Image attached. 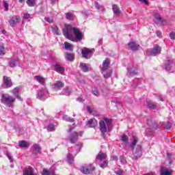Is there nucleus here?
<instances>
[{
	"label": "nucleus",
	"mask_w": 175,
	"mask_h": 175,
	"mask_svg": "<svg viewBox=\"0 0 175 175\" xmlns=\"http://www.w3.org/2000/svg\"><path fill=\"white\" fill-rule=\"evenodd\" d=\"M33 148L36 151V152H40V146H39V144H36L33 145Z\"/></svg>",
	"instance_id": "a19ab883"
},
{
	"label": "nucleus",
	"mask_w": 175,
	"mask_h": 175,
	"mask_svg": "<svg viewBox=\"0 0 175 175\" xmlns=\"http://www.w3.org/2000/svg\"><path fill=\"white\" fill-rule=\"evenodd\" d=\"M76 126V124H73L72 127H70L68 132H72L73 129H75V127Z\"/></svg>",
	"instance_id": "052dcab7"
},
{
	"label": "nucleus",
	"mask_w": 175,
	"mask_h": 175,
	"mask_svg": "<svg viewBox=\"0 0 175 175\" xmlns=\"http://www.w3.org/2000/svg\"><path fill=\"white\" fill-rule=\"evenodd\" d=\"M51 3H55V2H58V0H51Z\"/></svg>",
	"instance_id": "0e129e2a"
},
{
	"label": "nucleus",
	"mask_w": 175,
	"mask_h": 175,
	"mask_svg": "<svg viewBox=\"0 0 175 175\" xmlns=\"http://www.w3.org/2000/svg\"><path fill=\"white\" fill-rule=\"evenodd\" d=\"M154 21L156 24H162V25H165V24H166V21L163 20L159 14L154 13Z\"/></svg>",
	"instance_id": "f8f14e48"
},
{
	"label": "nucleus",
	"mask_w": 175,
	"mask_h": 175,
	"mask_svg": "<svg viewBox=\"0 0 175 175\" xmlns=\"http://www.w3.org/2000/svg\"><path fill=\"white\" fill-rule=\"evenodd\" d=\"M45 20L46 21H47V23H53V19L51 18H45Z\"/></svg>",
	"instance_id": "bf43d9fd"
},
{
	"label": "nucleus",
	"mask_w": 175,
	"mask_h": 175,
	"mask_svg": "<svg viewBox=\"0 0 175 175\" xmlns=\"http://www.w3.org/2000/svg\"><path fill=\"white\" fill-rule=\"evenodd\" d=\"M100 167H102V169H105V167H107V161H104L103 163L100 165Z\"/></svg>",
	"instance_id": "603ef678"
},
{
	"label": "nucleus",
	"mask_w": 175,
	"mask_h": 175,
	"mask_svg": "<svg viewBox=\"0 0 175 175\" xmlns=\"http://www.w3.org/2000/svg\"><path fill=\"white\" fill-rule=\"evenodd\" d=\"M35 80L39 83V84H41V85H43V87H46V79L40 75H37L34 77Z\"/></svg>",
	"instance_id": "f3484780"
},
{
	"label": "nucleus",
	"mask_w": 175,
	"mask_h": 175,
	"mask_svg": "<svg viewBox=\"0 0 175 175\" xmlns=\"http://www.w3.org/2000/svg\"><path fill=\"white\" fill-rule=\"evenodd\" d=\"M123 159H124V157H120V161L121 162H122Z\"/></svg>",
	"instance_id": "774afa93"
},
{
	"label": "nucleus",
	"mask_w": 175,
	"mask_h": 175,
	"mask_svg": "<svg viewBox=\"0 0 175 175\" xmlns=\"http://www.w3.org/2000/svg\"><path fill=\"white\" fill-rule=\"evenodd\" d=\"M146 135H148V136H152V130L150 128L147 129L146 130Z\"/></svg>",
	"instance_id": "8fccbe9b"
},
{
	"label": "nucleus",
	"mask_w": 175,
	"mask_h": 175,
	"mask_svg": "<svg viewBox=\"0 0 175 175\" xmlns=\"http://www.w3.org/2000/svg\"><path fill=\"white\" fill-rule=\"evenodd\" d=\"M128 73L130 76H135L137 73V68L133 67V68H128Z\"/></svg>",
	"instance_id": "b1692460"
},
{
	"label": "nucleus",
	"mask_w": 175,
	"mask_h": 175,
	"mask_svg": "<svg viewBox=\"0 0 175 175\" xmlns=\"http://www.w3.org/2000/svg\"><path fill=\"white\" fill-rule=\"evenodd\" d=\"M23 175H38L32 167L25 168L23 171Z\"/></svg>",
	"instance_id": "dca6fc26"
},
{
	"label": "nucleus",
	"mask_w": 175,
	"mask_h": 175,
	"mask_svg": "<svg viewBox=\"0 0 175 175\" xmlns=\"http://www.w3.org/2000/svg\"><path fill=\"white\" fill-rule=\"evenodd\" d=\"M0 55H5V47L2 45H0Z\"/></svg>",
	"instance_id": "09e8293b"
},
{
	"label": "nucleus",
	"mask_w": 175,
	"mask_h": 175,
	"mask_svg": "<svg viewBox=\"0 0 175 175\" xmlns=\"http://www.w3.org/2000/svg\"><path fill=\"white\" fill-rule=\"evenodd\" d=\"M165 129H170L172 128V123L170 122H167L164 126Z\"/></svg>",
	"instance_id": "49530a36"
},
{
	"label": "nucleus",
	"mask_w": 175,
	"mask_h": 175,
	"mask_svg": "<svg viewBox=\"0 0 175 175\" xmlns=\"http://www.w3.org/2000/svg\"><path fill=\"white\" fill-rule=\"evenodd\" d=\"M18 91H20V88H18V87H16L14 88V90L11 91V92L12 94H13V95H14L16 99H18V100H23V99H21V97L18 96Z\"/></svg>",
	"instance_id": "aec40b11"
},
{
	"label": "nucleus",
	"mask_w": 175,
	"mask_h": 175,
	"mask_svg": "<svg viewBox=\"0 0 175 175\" xmlns=\"http://www.w3.org/2000/svg\"><path fill=\"white\" fill-rule=\"evenodd\" d=\"M1 102L5 106H8V107H13L14 102H16V98L10 96L9 94H3Z\"/></svg>",
	"instance_id": "7ed1b4c3"
},
{
	"label": "nucleus",
	"mask_w": 175,
	"mask_h": 175,
	"mask_svg": "<svg viewBox=\"0 0 175 175\" xmlns=\"http://www.w3.org/2000/svg\"><path fill=\"white\" fill-rule=\"evenodd\" d=\"M18 23H20V16H14L10 20L9 23L11 27H16Z\"/></svg>",
	"instance_id": "2eb2a0df"
},
{
	"label": "nucleus",
	"mask_w": 175,
	"mask_h": 175,
	"mask_svg": "<svg viewBox=\"0 0 175 175\" xmlns=\"http://www.w3.org/2000/svg\"><path fill=\"white\" fill-rule=\"evenodd\" d=\"M64 95L68 96L70 94H72V90L69 88H66L63 90Z\"/></svg>",
	"instance_id": "e433bc0d"
},
{
	"label": "nucleus",
	"mask_w": 175,
	"mask_h": 175,
	"mask_svg": "<svg viewBox=\"0 0 175 175\" xmlns=\"http://www.w3.org/2000/svg\"><path fill=\"white\" fill-rule=\"evenodd\" d=\"M65 87V84L62 81H57L55 83L52 84V88L55 91H59Z\"/></svg>",
	"instance_id": "9b49d317"
},
{
	"label": "nucleus",
	"mask_w": 175,
	"mask_h": 175,
	"mask_svg": "<svg viewBox=\"0 0 175 175\" xmlns=\"http://www.w3.org/2000/svg\"><path fill=\"white\" fill-rule=\"evenodd\" d=\"M63 120L67 122H75V118H72L67 115L63 116Z\"/></svg>",
	"instance_id": "c756f323"
},
{
	"label": "nucleus",
	"mask_w": 175,
	"mask_h": 175,
	"mask_svg": "<svg viewBox=\"0 0 175 175\" xmlns=\"http://www.w3.org/2000/svg\"><path fill=\"white\" fill-rule=\"evenodd\" d=\"M95 170V167L92 164H84L81 168L80 171L83 174H90L92 172Z\"/></svg>",
	"instance_id": "423d86ee"
},
{
	"label": "nucleus",
	"mask_w": 175,
	"mask_h": 175,
	"mask_svg": "<svg viewBox=\"0 0 175 175\" xmlns=\"http://www.w3.org/2000/svg\"><path fill=\"white\" fill-rule=\"evenodd\" d=\"M47 98H49V90H47V88H42L38 91L37 99H40V100H45Z\"/></svg>",
	"instance_id": "39448f33"
},
{
	"label": "nucleus",
	"mask_w": 175,
	"mask_h": 175,
	"mask_svg": "<svg viewBox=\"0 0 175 175\" xmlns=\"http://www.w3.org/2000/svg\"><path fill=\"white\" fill-rule=\"evenodd\" d=\"M174 66V62L173 60L169 59L167 60L165 64V69L167 72H170V73H173V67Z\"/></svg>",
	"instance_id": "1a4fd4ad"
},
{
	"label": "nucleus",
	"mask_w": 175,
	"mask_h": 175,
	"mask_svg": "<svg viewBox=\"0 0 175 175\" xmlns=\"http://www.w3.org/2000/svg\"><path fill=\"white\" fill-rule=\"evenodd\" d=\"M106 154L105 153H98L96 157V161H103V159H106Z\"/></svg>",
	"instance_id": "c85d7f7f"
},
{
	"label": "nucleus",
	"mask_w": 175,
	"mask_h": 175,
	"mask_svg": "<svg viewBox=\"0 0 175 175\" xmlns=\"http://www.w3.org/2000/svg\"><path fill=\"white\" fill-rule=\"evenodd\" d=\"M87 110L88 113H90V114H92V116H96V111L95 110V109L92 108L90 106H87Z\"/></svg>",
	"instance_id": "473e14b6"
},
{
	"label": "nucleus",
	"mask_w": 175,
	"mask_h": 175,
	"mask_svg": "<svg viewBox=\"0 0 175 175\" xmlns=\"http://www.w3.org/2000/svg\"><path fill=\"white\" fill-rule=\"evenodd\" d=\"M92 53H94V51L88 48H84L81 50L82 56L85 59H90L92 57Z\"/></svg>",
	"instance_id": "0eeeda50"
},
{
	"label": "nucleus",
	"mask_w": 175,
	"mask_h": 175,
	"mask_svg": "<svg viewBox=\"0 0 175 175\" xmlns=\"http://www.w3.org/2000/svg\"><path fill=\"white\" fill-rule=\"evenodd\" d=\"M170 38L172 40H174L175 39V33L174 32H171L170 33Z\"/></svg>",
	"instance_id": "6e6d98bb"
},
{
	"label": "nucleus",
	"mask_w": 175,
	"mask_h": 175,
	"mask_svg": "<svg viewBox=\"0 0 175 175\" xmlns=\"http://www.w3.org/2000/svg\"><path fill=\"white\" fill-rule=\"evenodd\" d=\"M8 158L10 161V162H12V157H10V156H9V154H8Z\"/></svg>",
	"instance_id": "69168bd1"
},
{
	"label": "nucleus",
	"mask_w": 175,
	"mask_h": 175,
	"mask_svg": "<svg viewBox=\"0 0 175 175\" xmlns=\"http://www.w3.org/2000/svg\"><path fill=\"white\" fill-rule=\"evenodd\" d=\"M148 107L149 109H152V110H154V109H157V103L148 102Z\"/></svg>",
	"instance_id": "c9c22d12"
},
{
	"label": "nucleus",
	"mask_w": 175,
	"mask_h": 175,
	"mask_svg": "<svg viewBox=\"0 0 175 175\" xmlns=\"http://www.w3.org/2000/svg\"><path fill=\"white\" fill-rule=\"evenodd\" d=\"M94 5L96 9H97L98 10H100V12H101L102 13L105 12V7L103 5H99V3L97 1L94 2Z\"/></svg>",
	"instance_id": "bb28decb"
},
{
	"label": "nucleus",
	"mask_w": 175,
	"mask_h": 175,
	"mask_svg": "<svg viewBox=\"0 0 175 175\" xmlns=\"http://www.w3.org/2000/svg\"><path fill=\"white\" fill-rule=\"evenodd\" d=\"M98 125V121L95 119H90L86 124V128H95Z\"/></svg>",
	"instance_id": "a211bd4d"
},
{
	"label": "nucleus",
	"mask_w": 175,
	"mask_h": 175,
	"mask_svg": "<svg viewBox=\"0 0 175 175\" xmlns=\"http://www.w3.org/2000/svg\"><path fill=\"white\" fill-rule=\"evenodd\" d=\"M111 119L105 118L104 119L100 120L99 122V129L101 132L102 136H105V133L107 132H111L113 128V124H111Z\"/></svg>",
	"instance_id": "f03ea898"
},
{
	"label": "nucleus",
	"mask_w": 175,
	"mask_h": 175,
	"mask_svg": "<svg viewBox=\"0 0 175 175\" xmlns=\"http://www.w3.org/2000/svg\"><path fill=\"white\" fill-rule=\"evenodd\" d=\"M110 65V59H106L103 62V66L101 68L102 73L105 77V79H109L111 76V70L109 69V66Z\"/></svg>",
	"instance_id": "20e7f679"
},
{
	"label": "nucleus",
	"mask_w": 175,
	"mask_h": 175,
	"mask_svg": "<svg viewBox=\"0 0 175 175\" xmlns=\"http://www.w3.org/2000/svg\"><path fill=\"white\" fill-rule=\"evenodd\" d=\"M18 144H19L20 147H22V148H27V147H28V146H29L28 142H27L25 141H20L18 142Z\"/></svg>",
	"instance_id": "2f4dec72"
},
{
	"label": "nucleus",
	"mask_w": 175,
	"mask_h": 175,
	"mask_svg": "<svg viewBox=\"0 0 175 175\" xmlns=\"http://www.w3.org/2000/svg\"><path fill=\"white\" fill-rule=\"evenodd\" d=\"M26 3H27L28 6L30 8H33L36 5V0H27Z\"/></svg>",
	"instance_id": "72a5a7b5"
},
{
	"label": "nucleus",
	"mask_w": 175,
	"mask_h": 175,
	"mask_svg": "<svg viewBox=\"0 0 175 175\" xmlns=\"http://www.w3.org/2000/svg\"><path fill=\"white\" fill-rule=\"evenodd\" d=\"M42 175H51V172L49 170L44 169L42 170Z\"/></svg>",
	"instance_id": "a18cd8bd"
},
{
	"label": "nucleus",
	"mask_w": 175,
	"mask_h": 175,
	"mask_svg": "<svg viewBox=\"0 0 175 175\" xmlns=\"http://www.w3.org/2000/svg\"><path fill=\"white\" fill-rule=\"evenodd\" d=\"M3 3L4 5L5 12H8V10H9V4L6 1H3Z\"/></svg>",
	"instance_id": "864d4df0"
},
{
	"label": "nucleus",
	"mask_w": 175,
	"mask_h": 175,
	"mask_svg": "<svg viewBox=\"0 0 175 175\" xmlns=\"http://www.w3.org/2000/svg\"><path fill=\"white\" fill-rule=\"evenodd\" d=\"M129 137L128 136H126V135H123L122 136L121 140L122 142H123L124 143H128V140H129Z\"/></svg>",
	"instance_id": "37998d69"
},
{
	"label": "nucleus",
	"mask_w": 175,
	"mask_h": 175,
	"mask_svg": "<svg viewBox=\"0 0 175 175\" xmlns=\"http://www.w3.org/2000/svg\"><path fill=\"white\" fill-rule=\"evenodd\" d=\"M92 94L95 95V96H99V91L95 88L92 89Z\"/></svg>",
	"instance_id": "c03bdc74"
},
{
	"label": "nucleus",
	"mask_w": 175,
	"mask_h": 175,
	"mask_svg": "<svg viewBox=\"0 0 175 175\" xmlns=\"http://www.w3.org/2000/svg\"><path fill=\"white\" fill-rule=\"evenodd\" d=\"M64 47L66 50H69V51H73V47H72V44L68 42L64 43Z\"/></svg>",
	"instance_id": "4c0bfd02"
},
{
	"label": "nucleus",
	"mask_w": 175,
	"mask_h": 175,
	"mask_svg": "<svg viewBox=\"0 0 175 175\" xmlns=\"http://www.w3.org/2000/svg\"><path fill=\"white\" fill-rule=\"evenodd\" d=\"M66 18H67V20H73V14L70 12L66 13Z\"/></svg>",
	"instance_id": "79ce46f5"
},
{
	"label": "nucleus",
	"mask_w": 175,
	"mask_h": 175,
	"mask_svg": "<svg viewBox=\"0 0 175 175\" xmlns=\"http://www.w3.org/2000/svg\"><path fill=\"white\" fill-rule=\"evenodd\" d=\"M79 135L82 136L83 135V131H80L79 133Z\"/></svg>",
	"instance_id": "338daca9"
},
{
	"label": "nucleus",
	"mask_w": 175,
	"mask_h": 175,
	"mask_svg": "<svg viewBox=\"0 0 175 175\" xmlns=\"http://www.w3.org/2000/svg\"><path fill=\"white\" fill-rule=\"evenodd\" d=\"M148 124H149L150 126H152L154 129H159V125L157 123H151V121L148 120Z\"/></svg>",
	"instance_id": "7c9ffc66"
},
{
	"label": "nucleus",
	"mask_w": 175,
	"mask_h": 175,
	"mask_svg": "<svg viewBox=\"0 0 175 175\" xmlns=\"http://www.w3.org/2000/svg\"><path fill=\"white\" fill-rule=\"evenodd\" d=\"M79 136V134L76 132H74L71 134V137L70 139L71 143H76L77 142V137Z\"/></svg>",
	"instance_id": "a878e982"
},
{
	"label": "nucleus",
	"mask_w": 175,
	"mask_h": 175,
	"mask_svg": "<svg viewBox=\"0 0 175 175\" xmlns=\"http://www.w3.org/2000/svg\"><path fill=\"white\" fill-rule=\"evenodd\" d=\"M77 100L78 102H83L84 101V99L83 98V96H81L80 97L77 98Z\"/></svg>",
	"instance_id": "13d9d810"
},
{
	"label": "nucleus",
	"mask_w": 175,
	"mask_h": 175,
	"mask_svg": "<svg viewBox=\"0 0 175 175\" xmlns=\"http://www.w3.org/2000/svg\"><path fill=\"white\" fill-rule=\"evenodd\" d=\"M157 36L159 38H162V32L161 31H157Z\"/></svg>",
	"instance_id": "680f3d73"
},
{
	"label": "nucleus",
	"mask_w": 175,
	"mask_h": 175,
	"mask_svg": "<svg viewBox=\"0 0 175 175\" xmlns=\"http://www.w3.org/2000/svg\"><path fill=\"white\" fill-rule=\"evenodd\" d=\"M53 31L55 35L59 36L61 33H59V30L58 29V27H55L53 28Z\"/></svg>",
	"instance_id": "de8ad7c7"
},
{
	"label": "nucleus",
	"mask_w": 175,
	"mask_h": 175,
	"mask_svg": "<svg viewBox=\"0 0 175 175\" xmlns=\"http://www.w3.org/2000/svg\"><path fill=\"white\" fill-rule=\"evenodd\" d=\"M62 31L65 38L72 40V42L83 40V35L79 28L73 27L70 25H66Z\"/></svg>",
	"instance_id": "f257e3e1"
},
{
	"label": "nucleus",
	"mask_w": 175,
	"mask_h": 175,
	"mask_svg": "<svg viewBox=\"0 0 175 175\" xmlns=\"http://www.w3.org/2000/svg\"><path fill=\"white\" fill-rule=\"evenodd\" d=\"M161 175H170L172 172L165 167H161L160 170Z\"/></svg>",
	"instance_id": "cd10ccee"
},
{
	"label": "nucleus",
	"mask_w": 175,
	"mask_h": 175,
	"mask_svg": "<svg viewBox=\"0 0 175 175\" xmlns=\"http://www.w3.org/2000/svg\"><path fill=\"white\" fill-rule=\"evenodd\" d=\"M137 142H139V138H137V137L133 136V142L130 144V147L132 150H135L136 145L137 144Z\"/></svg>",
	"instance_id": "5701e85b"
},
{
	"label": "nucleus",
	"mask_w": 175,
	"mask_h": 175,
	"mask_svg": "<svg viewBox=\"0 0 175 175\" xmlns=\"http://www.w3.org/2000/svg\"><path fill=\"white\" fill-rule=\"evenodd\" d=\"M142 157V146L138 145L134 151V159H139Z\"/></svg>",
	"instance_id": "4468645a"
},
{
	"label": "nucleus",
	"mask_w": 175,
	"mask_h": 175,
	"mask_svg": "<svg viewBox=\"0 0 175 175\" xmlns=\"http://www.w3.org/2000/svg\"><path fill=\"white\" fill-rule=\"evenodd\" d=\"M16 64H17V59H13L10 62V66L11 68H14V66H16Z\"/></svg>",
	"instance_id": "ea45409f"
},
{
	"label": "nucleus",
	"mask_w": 175,
	"mask_h": 175,
	"mask_svg": "<svg viewBox=\"0 0 175 175\" xmlns=\"http://www.w3.org/2000/svg\"><path fill=\"white\" fill-rule=\"evenodd\" d=\"M81 147H83V144L79 143L78 144H77V149L79 150V151L81 150Z\"/></svg>",
	"instance_id": "4d7b16f0"
},
{
	"label": "nucleus",
	"mask_w": 175,
	"mask_h": 175,
	"mask_svg": "<svg viewBox=\"0 0 175 175\" xmlns=\"http://www.w3.org/2000/svg\"><path fill=\"white\" fill-rule=\"evenodd\" d=\"M52 66L53 68V70L55 72H57V73H59L60 75H64L65 73V68L62 66H61V64L59 63H53L52 64Z\"/></svg>",
	"instance_id": "6e6552de"
},
{
	"label": "nucleus",
	"mask_w": 175,
	"mask_h": 175,
	"mask_svg": "<svg viewBox=\"0 0 175 175\" xmlns=\"http://www.w3.org/2000/svg\"><path fill=\"white\" fill-rule=\"evenodd\" d=\"M23 18H25V20H28V18H31V14L27 13L23 14Z\"/></svg>",
	"instance_id": "5fc2aeb1"
},
{
	"label": "nucleus",
	"mask_w": 175,
	"mask_h": 175,
	"mask_svg": "<svg viewBox=\"0 0 175 175\" xmlns=\"http://www.w3.org/2000/svg\"><path fill=\"white\" fill-rule=\"evenodd\" d=\"M161 50H162V48H161V46H159V45L156 44L150 51V55H152L153 57L159 55V54L161 53Z\"/></svg>",
	"instance_id": "9d476101"
},
{
	"label": "nucleus",
	"mask_w": 175,
	"mask_h": 175,
	"mask_svg": "<svg viewBox=\"0 0 175 175\" xmlns=\"http://www.w3.org/2000/svg\"><path fill=\"white\" fill-rule=\"evenodd\" d=\"M47 131L54 132V131H55V125L53 123L49 124L47 126Z\"/></svg>",
	"instance_id": "f704fd0d"
},
{
	"label": "nucleus",
	"mask_w": 175,
	"mask_h": 175,
	"mask_svg": "<svg viewBox=\"0 0 175 175\" xmlns=\"http://www.w3.org/2000/svg\"><path fill=\"white\" fill-rule=\"evenodd\" d=\"M139 2H142V3H146V4H147L148 2L147 0H139Z\"/></svg>",
	"instance_id": "e2e57ef3"
},
{
	"label": "nucleus",
	"mask_w": 175,
	"mask_h": 175,
	"mask_svg": "<svg viewBox=\"0 0 175 175\" xmlns=\"http://www.w3.org/2000/svg\"><path fill=\"white\" fill-rule=\"evenodd\" d=\"M115 173L117 175H124V171L122 170H116Z\"/></svg>",
	"instance_id": "3c124183"
},
{
	"label": "nucleus",
	"mask_w": 175,
	"mask_h": 175,
	"mask_svg": "<svg viewBox=\"0 0 175 175\" xmlns=\"http://www.w3.org/2000/svg\"><path fill=\"white\" fill-rule=\"evenodd\" d=\"M66 59H67L68 61H73V59H75L73 54H72V53H67L66 55Z\"/></svg>",
	"instance_id": "58836bf2"
},
{
	"label": "nucleus",
	"mask_w": 175,
	"mask_h": 175,
	"mask_svg": "<svg viewBox=\"0 0 175 175\" xmlns=\"http://www.w3.org/2000/svg\"><path fill=\"white\" fill-rule=\"evenodd\" d=\"M3 84L5 85L4 88H10V87L13 85V83L12 82L10 77L6 76L3 77Z\"/></svg>",
	"instance_id": "ddd939ff"
},
{
	"label": "nucleus",
	"mask_w": 175,
	"mask_h": 175,
	"mask_svg": "<svg viewBox=\"0 0 175 175\" xmlns=\"http://www.w3.org/2000/svg\"><path fill=\"white\" fill-rule=\"evenodd\" d=\"M79 68L82 72H90V70H91V67H90V66L87 65L85 63H81Z\"/></svg>",
	"instance_id": "6ab92c4d"
},
{
	"label": "nucleus",
	"mask_w": 175,
	"mask_h": 175,
	"mask_svg": "<svg viewBox=\"0 0 175 175\" xmlns=\"http://www.w3.org/2000/svg\"><path fill=\"white\" fill-rule=\"evenodd\" d=\"M66 159L68 163H69V165H72L73 162H75V156H73L72 153L69 152L66 155Z\"/></svg>",
	"instance_id": "412c9836"
},
{
	"label": "nucleus",
	"mask_w": 175,
	"mask_h": 175,
	"mask_svg": "<svg viewBox=\"0 0 175 175\" xmlns=\"http://www.w3.org/2000/svg\"><path fill=\"white\" fill-rule=\"evenodd\" d=\"M112 10L113 12V14H115L116 16H120V14H121L120 8H118V6H117L116 5H113L112 6Z\"/></svg>",
	"instance_id": "393cba45"
},
{
	"label": "nucleus",
	"mask_w": 175,
	"mask_h": 175,
	"mask_svg": "<svg viewBox=\"0 0 175 175\" xmlns=\"http://www.w3.org/2000/svg\"><path fill=\"white\" fill-rule=\"evenodd\" d=\"M129 47H130L131 50L133 51H135V50H137L139 47V45L137 44L136 42H131L129 44Z\"/></svg>",
	"instance_id": "4be33fe9"
}]
</instances>
